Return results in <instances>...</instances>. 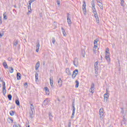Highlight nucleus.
I'll use <instances>...</instances> for the list:
<instances>
[{"label": "nucleus", "instance_id": "obj_1", "mask_svg": "<svg viewBox=\"0 0 127 127\" xmlns=\"http://www.w3.org/2000/svg\"><path fill=\"white\" fill-rule=\"evenodd\" d=\"M91 8L92 12L94 14V17L96 19V22L97 23H100V20H99V16H98V13L97 12V10L96 9L95 5V0H92L91 1Z\"/></svg>", "mask_w": 127, "mask_h": 127}, {"label": "nucleus", "instance_id": "obj_2", "mask_svg": "<svg viewBox=\"0 0 127 127\" xmlns=\"http://www.w3.org/2000/svg\"><path fill=\"white\" fill-rule=\"evenodd\" d=\"M30 110L31 111L29 112V116L31 119H33V115H34L33 114V112H34V106L32 104H31Z\"/></svg>", "mask_w": 127, "mask_h": 127}, {"label": "nucleus", "instance_id": "obj_3", "mask_svg": "<svg viewBox=\"0 0 127 127\" xmlns=\"http://www.w3.org/2000/svg\"><path fill=\"white\" fill-rule=\"evenodd\" d=\"M99 116H100V119L101 121H102V120L104 119V109L100 108L99 110Z\"/></svg>", "mask_w": 127, "mask_h": 127}, {"label": "nucleus", "instance_id": "obj_4", "mask_svg": "<svg viewBox=\"0 0 127 127\" xmlns=\"http://www.w3.org/2000/svg\"><path fill=\"white\" fill-rule=\"evenodd\" d=\"M66 17L67 23L70 25V24H72V21H71V15L69 13H67Z\"/></svg>", "mask_w": 127, "mask_h": 127}, {"label": "nucleus", "instance_id": "obj_5", "mask_svg": "<svg viewBox=\"0 0 127 127\" xmlns=\"http://www.w3.org/2000/svg\"><path fill=\"white\" fill-rule=\"evenodd\" d=\"M109 95H110V94L108 93V90H107L106 93L104 95V102H106V103H107V102H108V100H109Z\"/></svg>", "mask_w": 127, "mask_h": 127}, {"label": "nucleus", "instance_id": "obj_6", "mask_svg": "<svg viewBox=\"0 0 127 127\" xmlns=\"http://www.w3.org/2000/svg\"><path fill=\"white\" fill-rule=\"evenodd\" d=\"M2 93L3 96H5V94H6V89H5V82H2Z\"/></svg>", "mask_w": 127, "mask_h": 127}, {"label": "nucleus", "instance_id": "obj_7", "mask_svg": "<svg viewBox=\"0 0 127 127\" xmlns=\"http://www.w3.org/2000/svg\"><path fill=\"white\" fill-rule=\"evenodd\" d=\"M89 92H90V93H92V94H94V92H95V84H94V83H92L91 84Z\"/></svg>", "mask_w": 127, "mask_h": 127}, {"label": "nucleus", "instance_id": "obj_8", "mask_svg": "<svg viewBox=\"0 0 127 127\" xmlns=\"http://www.w3.org/2000/svg\"><path fill=\"white\" fill-rule=\"evenodd\" d=\"M73 63L75 67H78V65H79V62L78 59L75 58L73 61Z\"/></svg>", "mask_w": 127, "mask_h": 127}, {"label": "nucleus", "instance_id": "obj_9", "mask_svg": "<svg viewBox=\"0 0 127 127\" xmlns=\"http://www.w3.org/2000/svg\"><path fill=\"white\" fill-rule=\"evenodd\" d=\"M97 2L100 3V4H97L99 6V7L101 8V9H103L104 8L103 7V2H102V0H96Z\"/></svg>", "mask_w": 127, "mask_h": 127}, {"label": "nucleus", "instance_id": "obj_10", "mask_svg": "<svg viewBox=\"0 0 127 127\" xmlns=\"http://www.w3.org/2000/svg\"><path fill=\"white\" fill-rule=\"evenodd\" d=\"M49 103H50V100H49V99L47 98L44 101L43 105L44 106H47L48 105H49Z\"/></svg>", "mask_w": 127, "mask_h": 127}, {"label": "nucleus", "instance_id": "obj_11", "mask_svg": "<svg viewBox=\"0 0 127 127\" xmlns=\"http://www.w3.org/2000/svg\"><path fill=\"white\" fill-rule=\"evenodd\" d=\"M98 62H96L94 64V69L95 71V74H98Z\"/></svg>", "mask_w": 127, "mask_h": 127}, {"label": "nucleus", "instance_id": "obj_12", "mask_svg": "<svg viewBox=\"0 0 127 127\" xmlns=\"http://www.w3.org/2000/svg\"><path fill=\"white\" fill-rule=\"evenodd\" d=\"M48 115H49V119L50 122L52 121V120L53 119V115H52V112H49Z\"/></svg>", "mask_w": 127, "mask_h": 127}, {"label": "nucleus", "instance_id": "obj_13", "mask_svg": "<svg viewBox=\"0 0 127 127\" xmlns=\"http://www.w3.org/2000/svg\"><path fill=\"white\" fill-rule=\"evenodd\" d=\"M28 12L27 13V14H30V13H31L32 12V10L31 9V5H28Z\"/></svg>", "mask_w": 127, "mask_h": 127}, {"label": "nucleus", "instance_id": "obj_14", "mask_svg": "<svg viewBox=\"0 0 127 127\" xmlns=\"http://www.w3.org/2000/svg\"><path fill=\"white\" fill-rule=\"evenodd\" d=\"M40 47V44L39 43V41H38L36 45V52H39Z\"/></svg>", "mask_w": 127, "mask_h": 127}, {"label": "nucleus", "instance_id": "obj_15", "mask_svg": "<svg viewBox=\"0 0 127 127\" xmlns=\"http://www.w3.org/2000/svg\"><path fill=\"white\" fill-rule=\"evenodd\" d=\"M105 58L108 62H111V59L110 58V54H106Z\"/></svg>", "mask_w": 127, "mask_h": 127}, {"label": "nucleus", "instance_id": "obj_16", "mask_svg": "<svg viewBox=\"0 0 127 127\" xmlns=\"http://www.w3.org/2000/svg\"><path fill=\"white\" fill-rule=\"evenodd\" d=\"M63 83V81H62V79H61V78H60L58 80L59 87H62Z\"/></svg>", "mask_w": 127, "mask_h": 127}, {"label": "nucleus", "instance_id": "obj_17", "mask_svg": "<svg viewBox=\"0 0 127 127\" xmlns=\"http://www.w3.org/2000/svg\"><path fill=\"white\" fill-rule=\"evenodd\" d=\"M126 122H127V119H126V116H124L123 121L121 122V125L123 126V125H126Z\"/></svg>", "mask_w": 127, "mask_h": 127}, {"label": "nucleus", "instance_id": "obj_18", "mask_svg": "<svg viewBox=\"0 0 127 127\" xmlns=\"http://www.w3.org/2000/svg\"><path fill=\"white\" fill-rule=\"evenodd\" d=\"M40 66V63L39 62H38L35 65L36 70H38V68H39Z\"/></svg>", "mask_w": 127, "mask_h": 127}, {"label": "nucleus", "instance_id": "obj_19", "mask_svg": "<svg viewBox=\"0 0 127 127\" xmlns=\"http://www.w3.org/2000/svg\"><path fill=\"white\" fill-rule=\"evenodd\" d=\"M3 66L5 69H8V66L7 65V64H6V62L4 61L3 63Z\"/></svg>", "mask_w": 127, "mask_h": 127}, {"label": "nucleus", "instance_id": "obj_20", "mask_svg": "<svg viewBox=\"0 0 127 127\" xmlns=\"http://www.w3.org/2000/svg\"><path fill=\"white\" fill-rule=\"evenodd\" d=\"M98 42H99V39H96L94 41V46H98Z\"/></svg>", "mask_w": 127, "mask_h": 127}, {"label": "nucleus", "instance_id": "obj_21", "mask_svg": "<svg viewBox=\"0 0 127 127\" xmlns=\"http://www.w3.org/2000/svg\"><path fill=\"white\" fill-rule=\"evenodd\" d=\"M21 79V74L19 72L17 73V79L20 80Z\"/></svg>", "mask_w": 127, "mask_h": 127}, {"label": "nucleus", "instance_id": "obj_22", "mask_svg": "<svg viewBox=\"0 0 127 127\" xmlns=\"http://www.w3.org/2000/svg\"><path fill=\"white\" fill-rule=\"evenodd\" d=\"M65 71L67 75H71V71L70 70V69L69 68H67Z\"/></svg>", "mask_w": 127, "mask_h": 127}, {"label": "nucleus", "instance_id": "obj_23", "mask_svg": "<svg viewBox=\"0 0 127 127\" xmlns=\"http://www.w3.org/2000/svg\"><path fill=\"white\" fill-rule=\"evenodd\" d=\"M62 31L63 34H64V36H66V35H67V34H66V32H65V30L64 29V27H62Z\"/></svg>", "mask_w": 127, "mask_h": 127}, {"label": "nucleus", "instance_id": "obj_24", "mask_svg": "<svg viewBox=\"0 0 127 127\" xmlns=\"http://www.w3.org/2000/svg\"><path fill=\"white\" fill-rule=\"evenodd\" d=\"M85 55H86V52H85V50H82L81 51V56L82 57H85Z\"/></svg>", "mask_w": 127, "mask_h": 127}, {"label": "nucleus", "instance_id": "obj_25", "mask_svg": "<svg viewBox=\"0 0 127 127\" xmlns=\"http://www.w3.org/2000/svg\"><path fill=\"white\" fill-rule=\"evenodd\" d=\"M82 10L83 11V14L86 15V13H87V9H86V7H82Z\"/></svg>", "mask_w": 127, "mask_h": 127}, {"label": "nucleus", "instance_id": "obj_26", "mask_svg": "<svg viewBox=\"0 0 127 127\" xmlns=\"http://www.w3.org/2000/svg\"><path fill=\"white\" fill-rule=\"evenodd\" d=\"M3 19H7V16L6 15V13L4 12L3 14Z\"/></svg>", "mask_w": 127, "mask_h": 127}, {"label": "nucleus", "instance_id": "obj_27", "mask_svg": "<svg viewBox=\"0 0 127 127\" xmlns=\"http://www.w3.org/2000/svg\"><path fill=\"white\" fill-rule=\"evenodd\" d=\"M98 48V46H94L93 47V52H94V53L96 54V52H97V50H96Z\"/></svg>", "mask_w": 127, "mask_h": 127}, {"label": "nucleus", "instance_id": "obj_28", "mask_svg": "<svg viewBox=\"0 0 127 127\" xmlns=\"http://www.w3.org/2000/svg\"><path fill=\"white\" fill-rule=\"evenodd\" d=\"M8 69L10 73H13V68L12 67H9Z\"/></svg>", "mask_w": 127, "mask_h": 127}, {"label": "nucleus", "instance_id": "obj_29", "mask_svg": "<svg viewBox=\"0 0 127 127\" xmlns=\"http://www.w3.org/2000/svg\"><path fill=\"white\" fill-rule=\"evenodd\" d=\"M15 104L17 105V106H20V103L19 102V100H15Z\"/></svg>", "mask_w": 127, "mask_h": 127}, {"label": "nucleus", "instance_id": "obj_30", "mask_svg": "<svg viewBox=\"0 0 127 127\" xmlns=\"http://www.w3.org/2000/svg\"><path fill=\"white\" fill-rule=\"evenodd\" d=\"M14 46H15V47H16V45H17V44H18V42L17 41H14L13 42V43Z\"/></svg>", "mask_w": 127, "mask_h": 127}, {"label": "nucleus", "instance_id": "obj_31", "mask_svg": "<svg viewBox=\"0 0 127 127\" xmlns=\"http://www.w3.org/2000/svg\"><path fill=\"white\" fill-rule=\"evenodd\" d=\"M75 110H72V114L71 117V119H74V116H75Z\"/></svg>", "mask_w": 127, "mask_h": 127}, {"label": "nucleus", "instance_id": "obj_32", "mask_svg": "<svg viewBox=\"0 0 127 127\" xmlns=\"http://www.w3.org/2000/svg\"><path fill=\"white\" fill-rule=\"evenodd\" d=\"M75 83H76L75 88H78V87H79V81L78 80H76Z\"/></svg>", "mask_w": 127, "mask_h": 127}, {"label": "nucleus", "instance_id": "obj_33", "mask_svg": "<svg viewBox=\"0 0 127 127\" xmlns=\"http://www.w3.org/2000/svg\"><path fill=\"white\" fill-rule=\"evenodd\" d=\"M7 98L9 101H11V99L12 98V96L11 95V94H9L7 96Z\"/></svg>", "mask_w": 127, "mask_h": 127}, {"label": "nucleus", "instance_id": "obj_34", "mask_svg": "<svg viewBox=\"0 0 127 127\" xmlns=\"http://www.w3.org/2000/svg\"><path fill=\"white\" fill-rule=\"evenodd\" d=\"M72 111H76V108H75V104L74 102L72 103Z\"/></svg>", "mask_w": 127, "mask_h": 127}, {"label": "nucleus", "instance_id": "obj_35", "mask_svg": "<svg viewBox=\"0 0 127 127\" xmlns=\"http://www.w3.org/2000/svg\"><path fill=\"white\" fill-rule=\"evenodd\" d=\"M121 0V4L122 6H125V5H124V3H125V1L124 0Z\"/></svg>", "mask_w": 127, "mask_h": 127}, {"label": "nucleus", "instance_id": "obj_36", "mask_svg": "<svg viewBox=\"0 0 127 127\" xmlns=\"http://www.w3.org/2000/svg\"><path fill=\"white\" fill-rule=\"evenodd\" d=\"M34 1H35V0H30L29 1V4L30 5H31V3H32V2H34Z\"/></svg>", "mask_w": 127, "mask_h": 127}, {"label": "nucleus", "instance_id": "obj_37", "mask_svg": "<svg viewBox=\"0 0 127 127\" xmlns=\"http://www.w3.org/2000/svg\"><path fill=\"white\" fill-rule=\"evenodd\" d=\"M76 75H77V73H75V74L73 73L72 74V79H75V78H76Z\"/></svg>", "mask_w": 127, "mask_h": 127}, {"label": "nucleus", "instance_id": "obj_38", "mask_svg": "<svg viewBox=\"0 0 127 127\" xmlns=\"http://www.w3.org/2000/svg\"><path fill=\"white\" fill-rule=\"evenodd\" d=\"M78 69H75L73 71V74H77L78 75Z\"/></svg>", "mask_w": 127, "mask_h": 127}, {"label": "nucleus", "instance_id": "obj_39", "mask_svg": "<svg viewBox=\"0 0 127 127\" xmlns=\"http://www.w3.org/2000/svg\"><path fill=\"white\" fill-rule=\"evenodd\" d=\"M35 78L36 80H38V73L37 72L35 73Z\"/></svg>", "mask_w": 127, "mask_h": 127}, {"label": "nucleus", "instance_id": "obj_40", "mask_svg": "<svg viewBox=\"0 0 127 127\" xmlns=\"http://www.w3.org/2000/svg\"><path fill=\"white\" fill-rule=\"evenodd\" d=\"M52 42L53 44H55V42H56V40H55V38H52Z\"/></svg>", "mask_w": 127, "mask_h": 127}, {"label": "nucleus", "instance_id": "obj_41", "mask_svg": "<svg viewBox=\"0 0 127 127\" xmlns=\"http://www.w3.org/2000/svg\"><path fill=\"white\" fill-rule=\"evenodd\" d=\"M10 116H12L14 115V112L11 111H10Z\"/></svg>", "mask_w": 127, "mask_h": 127}, {"label": "nucleus", "instance_id": "obj_42", "mask_svg": "<svg viewBox=\"0 0 127 127\" xmlns=\"http://www.w3.org/2000/svg\"><path fill=\"white\" fill-rule=\"evenodd\" d=\"M83 4L82 5V7H86V2L85 1H83Z\"/></svg>", "mask_w": 127, "mask_h": 127}, {"label": "nucleus", "instance_id": "obj_43", "mask_svg": "<svg viewBox=\"0 0 127 127\" xmlns=\"http://www.w3.org/2000/svg\"><path fill=\"white\" fill-rule=\"evenodd\" d=\"M109 51H110L109 50V48H107L106 51V54H110Z\"/></svg>", "mask_w": 127, "mask_h": 127}, {"label": "nucleus", "instance_id": "obj_44", "mask_svg": "<svg viewBox=\"0 0 127 127\" xmlns=\"http://www.w3.org/2000/svg\"><path fill=\"white\" fill-rule=\"evenodd\" d=\"M24 86L25 87V88H27V87H28V85L27 84V82H26L24 84Z\"/></svg>", "mask_w": 127, "mask_h": 127}, {"label": "nucleus", "instance_id": "obj_45", "mask_svg": "<svg viewBox=\"0 0 127 127\" xmlns=\"http://www.w3.org/2000/svg\"><path fill=\"white\" fill-rule=\"evenodd\" d=\"M54 26L55 28H56V27H57V23H56L55 22H54Z\"/></svg>", "mask_w": 127, "mask_h": 127}, {"label": "nucleus", "instance_id": "obj_46", "mask_svg": "<svg viewBox=\"0 0 127 127\" xmlns=\"http://www.w3.org/2000/svg\"><path fill=\"white\" fill-rule=\"evenodd\" d=\"M45 91H46L47 93H49V90H48V87L45 88Z\"/></svg>", "mask_w": 127, "mask_h": 127}, {"label": "nucleus", "instance_id": "obj_47", "mask_svg": "<svg viewBox=\"0 0 127 127\" xmlns=\"http://www.w3.org/2000/svg\"><path fill=\"white\" fill-rule=\"evenodd\" d=\"M67 127H71V122H68Z\"/></svg>", "mask_w": 127, "mask_h": 127}, {"label": "nucleus", "instance_id": "obj_48", "mask_svg": "<svg viewBox=\"0 0 127 127\" xmlns=\"http://www.w3.org/2000/svg\"><path fill=\"white\" fill-rule=\"evenodd\" d=\"M50 83H53V79L51 78H50Z\"/></svg>", "mask_w": 127, "mask_h": 127}, {"label": "nucleus", "instance_id": "obj_49", "mask_svg": "<svg viewBox=\"0 0 127 127\" xmlns=\"http://www.w3.org/2000/svg\"><path fill=\"white\" fill-rule=\"evenodd\" d=\"M50 85L52 88H54V84H53V83H50Z\"/></svg>", "mask_w": 127, "mask_h": 127}, {"label": "nucleus", "instance_id": "obj_50", "mask_svg": "<svg viewBox=\"0 0 127 127\" xmlns=\"http://www.w3.org/2000/svg\"><path fill=\"white\" fill-rule=\"evenodd\" d=\"M9 123H13V120L12 119H9Z\"/></svg>", "mask_w": 127, "mask_h": 127}, {"label": "nucleus", "instance_id": "obj_51", "mask_svg": "<svg viewBox=\"0 0 127 127\" xmlns=\"http://www.w3.org/2000/svg\"><path fill=\"white\" fill-rule=\"evenodd\" d=\"M2 36H3V33H0V38H1Z\"/></svg>", "mask_w": 127, "mask_h": 127}, {"label": "nucleus", "instance_id": "obj_52", "mask_svg": "<svg viewBox=\"0 0 127 127\" xmlns=\"http://www.w3.org/2000/svg\"><path fill=\"white\" fill-rule=\"evenodd\" d=\"M1 23H2L1 21V16H0V25L1 24Z\"/></svg>", "mask_w": 127, "mask_h": 127}, {"label": "nucleus", "instance_id": "obj_53", "mask_svg": "<svg viewBox=\"0 0 127 127\" xmlns=\"http://www.w3.org/2000/svg\"><path fill=\"white\" fill-rule=\"evenodd\" d=\"M122 111H121V113H122V114H124L125 113V111H124V108H122Z\"/></svg>", "mask_w": 127, "mask_h": 127}, {"label": "nucleus", "instance_id": "obj_54", "mask_svg": "<svg viewBox=\"0 0 127 127\" xmlns=\"http://www.w3.org/2000/svg\"><path fill=\"white\" fill-rule=\"evenodd\" d=\"M57 3H58V5H60V0H58Z\"/></svg>", "mask_w": 127, "mask_h": 127}, {"label": "nucleus", "instance_id": "obj_55", "mask_svg": "<svg viewBox=\"0 0 127 127\" xmlns=\"http://www.w3.org/2000/svg\"><path fill=\"white\" fill-rule=\"evenodd\" d=\"M0 82H3V81H2V77H0Z\"/></svg>", "mask_w": 127, "mask_h": 127}, {"label": "nucleus", "instance_id": "obj_56", "mask_svg": "<svg viewBox=\"0 0 127 127\" xmlns=\"http://www.w3.org/2000/svg\"><path fill=\"white\" fill-rule=\"evenodd\" d=\"M58 101H59V102H60V100H59V99H58Z\"/></svg>", "mask_w": 127, "mask_h": 127}, {"label": "nucleus", "instance_id": "obj_57", "mask_svg": "<svg viewBox=\"0 0 127 127\" xmlns=\"http://www.w3.org/2000/svg\"><path fill=\"white\" fill-rule=\"evenodd\" d=\"M0 87H1V84L0 83Z\"/></svg>", "mask_w": 127, "mask_h": 127}, {"label": "nucleus", "instance_id": "obj_58", "mask_svg": "<svg viewBox=\"0 0 127 127\" xmlns=\"http://www.w3.org/2000/svg\"><path fill=\"white\" fill-rule=\"evenodd\" d=\"M27 127H30V126L29 125Z\"/></svg>", "mask_w": 127, "mask_h": 127}, {"label": "nucleus", "instance_id": "obj_59", "mask_svg": "<svg viewBox=\"0 0 127 127\" xmlns=\"http://www.w3.org/2000/svg\"><path fill=\"white\" fill-rule=\"evenodd\" d=\"M14 7H16V6H14Z\"/></svg>", "mask_w": 127, "mask_h": 127}]
</instances>
